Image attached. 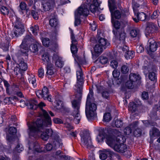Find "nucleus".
Listing matches in <instances>:
<instances>
[{
    "instance_id": "8",
    "label": "nucleus",
    "mask_w": 160,
    "mask_h": 160,
    "mask_svg": "<svg viewBox=\"0 0 160 160\" xmlns=\"http://www.w3.org/2000/svg\"><path fill=\"white\" fill-rule=\"evenodd\" d=\"M148 42L149 46L147 47V50L152 52L155 51L158 46L157 42L152 38L148 40Z\"/></svg>"
},
{
    "instance_id": "14",
    "label": "nucleus",
    "mask_w": 160,
    "mask_h": 160,
    "mask_svg": "<svg viewBox=\"0 0 160 160\" xmlns=\"http://www.w3.org/2000/svg\"><path fill=\"white\" fill-rule=\"evenodd\" d=\"M52 59L55 61L56 67L60 68L62 67L64 65V62L58 55L55 54H53Z\"/></svg>"
},
{
    "instance_id": "29",
    "label": "nucleus",
    "mask_w": 160,
    "mask_h": 160,
    "mask_svg": "<svg viewBox=\"0 0 160 160\" xmlns=\"http://www.w3.org/2000/svg\"><path fill=\"white\" fill-rule=\"evenodd\" d=\"M94 101V99L93 97V92L92 89L89 90V93L87 97L86 102H93Z\"/></svg>"
},
{
    "instance_id": "37",
    "label": "nucleus",
    "mask_w": 160,
    "mask_h": 160,
    "mask_svg": "<svg viewBox=\"0 0 160 160\" xmlns=\"http://www.w3.org/2000/svg\"><path fill=\"white\" fill-rule=\"evenodd\" d=\"M42 93L43 95V98L44 100H46V98L48 97V95L49 94V92L48 88L44 86L42 88Z\"/></svg>"
},
{
    "instance_id": "35",
    "label": "nucleus",
    "mask_w": 160,
    "mask_h": 160,
    "mask_svg": "<svg viewBox=\"0 0 160 160\" xmlns=\"http://www.w3.org/2000/svg\"><path fill=\"white\" fill-rule=\"evenodd\" d=\"M136 14L137 18H138L140 20L144 21L146 19V15L143 12H139L138 11Z\"/></svg>"
},
{
    "instance_id": "25",
    "label": "nucleus",
    "mask_w": 160,
    "mask_h": 160,
    "mask_svg": "<svg viewBox=\"0 0 160 160\" xmlns=\"http://www.w3.org/2000/svg\"><path fill=\"white\" fill-rule=\"evenodd\" d=\"M9 46V42L7 40H5L3 42H2L0 44V47L4 51L8 50Z\"/></svg>"
},
{
    "instance_id": "59",
    "label": "nucleus",
    "mask_w": 160,
    "mask_h": 160,
    "mask_svg": "<svg viewBox=\"0 0 160 160\" xmlns=\"http://www.w3.org/2000/svg\"><path fill=\"white\" fill-rule=\"evenodd\" d=\"M124 132L125 134L126 135H129L132 132V129L130 127H126L124 129Z\"/></svg>"
},
{
    "instance_id": "10",
    "label": "nucleus",
    "mask_w": 160,
    "mask_h": 160,
    "mask_svg": "<svg viewBox=\"0 0 160 160\" xmlns=\"http://www.w3.org/2000/svg\"><path fill=\"white\" fill-rule=\"evenodd\" d=\"M148 78L152 81H155L157 80V68L156 66H153L152 67L151 70H149Z\"/></svg>"
},
{
    "instance_id": "45",
    "label": "nucleus",
    "mask_w": 160,
    "mask_h": 160,
    "mask_svg": "<svg viewBox=\"0 0 160 160\" xmlns=\"http://www.w3.org/2000/svg\"><path fill=\"white\" fill-rule=\"evenodd\" d=\"M16 97H6L4 99L3 101L6 104H10L12 103V101L14 100V99L16 98Z\"/></svg>"
},
{
    "instance_id": "12",
    "label": "nucleus",
    "mask_w": 160,
    "mask_h": 160,
    "mask_svg": "<svg viewBox=\"0 0 160 160\" xmlns=\"http://www.w3.org/2000/svg\"><path fill=\"white\" fill-rule=\"evenodd\" d=\"M157 25L152 22H148L147 23L146 31L148 33H152L157 30Z\"/></svg>"
},
{
    "instance_id": "63",
    "label": "nucleus",
    "mask_w": 160,
    "mask_h": 160,
    "mask_svg": "<svg viewBox=\"0 0 160 160\" xmlns=\"http://www.w3.org/2000/svg\"><path fill=\"white\" fill-rule=\"evenodd\" d=\"M36 93L37 96L39 98H43V95L42 93V90H38L36 92Z\"/></svg>"
},
{
    "instance_id": "40",
    "label": "nucleus",
    "mask_w": 160,
    "mask_h": 160,
    "mask_svg": "<svg viewBox=\"0 0 160 160\" xmlns=\"http://www.w3.org/2000/svg\"><path fill=\"white\" fill-rule=\"evenodd\" d=\"M42 5L43 10L46 11L51 9L54 6L52 5H51V4H50L46 2L45 3L42 4Z\"/></svg>"
},
{
    "instance_id": "11",
    "label": "nucleus",
    "mask_w": 160,
    "mask_h": 160,
    "mask_svg": "<svg viewBox=\"0 0 160 160\" xmlns=\"http://www.w3.org/2000/svg\"><path fill=\"white\" fill-rule=\"evenodd\" d=\"M127 148L126 145L118 142L113 149L115 151L119 153H123L127 151Z\"/></svg>"
},
{
    "instance_id": "39",
    "label": "nucleus",
    "mask_w": 160,
    "mask_h": 160,
    "mask_svg": "<svg viewBox=\"0 0 160 160\" xmlns=\"http://www.w3.org/2000/svg\"><path fill=\"white\" fill-rule=\"evenodd\" d=\"M42 5L43 10L46 11L51 9L54 6L52 5H51V4H50L46 2L45 3L42 4Z\"/></svg>"
},
{
    "instance_id": "52",
    "label": "nucleus",
    "mask_w": 160,
    "mask_h": 160,
    "mask_svg": "<svg viewBox=\"0 0 160 160\" xmlns=\"http://www.w3.org/2000/svg\"><path fill=\"white\" fill-rule=\"evenodd\" d=\"M8 132L9 134L11 135H14L17 132V129L15 128L11 127L9 128Z\"/></svg>"
},
{
    "instance_id": "16",
    "label": "nucleus",
    "mask_w": 160,
    "mask_h": 160,
    "mask_svg": "<svg viewBox=\"0 0 160 160\" xmlns=\"http://www.w3.org/2000/svg\"><path fill=\"white\" fill-rule=\"evenodd\" d=\"M88 3L89 5L90 10L92 12H96L100 4V3H99L97 0H93L92 3L90 4L89 3Z\"/></svg>"
},
{
    "instance_id": "6",
    "label": "nucleus",
    "mask_w": 160,
    "mask_h": 160,
    "mask_svg": "<svg viewBox=\"0 0 160 160\" xmlns=\"http://www.w3.org/2000/svg\"><path fill=\"white\" fill-rule=\"evenodd\" d=\"M89 5L88 3H85L82 4L78 8V15L87 16L89 14L88 9Z\"/></svg>"
},
{
    "instance_id": "5",
    "label": "nucleus",
    "mask_w": 160,
    "mask_h": 160,
    "mask_svg": "<svg viewBox=\"0 0 160 160\" xmlns=\"http://www.w3.org/2000/svg\"><path fill=\"white\" fill-rule=\"evenodd\" d=\"M81 142L82 145L88 148L92 147L91 138L88 134H84L82 137Z\"/></svg>"
},
{
    "instance_id": "53",
    "label": "nucleus",
    "mask_w": 160,
    "mask_h": 160,
    "mask_svg": "<svg viewBox=\"0 0 160 160\" xmlns=\"http://www.w3.org/2000/svg\"><path fill=\"white\" fill-rule=\"evenodd\" d=\"M31 14L33 18L35 20H37L38 18V12L35 10H32L31 11Z\"/></svg>"
},
{
    "instance_id": "32",
    "label": "nucleus",
    "mask_w": 160,
    "mask_h": 160,
    "mask_svg": "<svg viewBox=\"0 0 160 160\" xmlns=\"http://www.w3.org/2000/svg\"><path fill=\"white\" fill-rule=\"evenodd\" d=\"M28 80L29 83L31 84L33 88L36 87L37 86L36 79L34 75L30 76L28 78Z\"/></svg>"
},
{
    "instance_id": "58",
    "label": "nucleus",
    "mask_w": 160,
    "mask_h": 160,
    "mask_svg": "<svg viewBox=\"0 0 160 160\" xmlns=\"http://www.w3.org/2000/svg\"><path fill=\"white\" fill-rule=\"evenodd\" d=\"M112 74L113 77L117 78L119 76L120 72L118 70L114 69L112 72Z\"/></svg>"
},
{
    "instance_id": "61",
    "label": "nucleus",
    "mask_w": 160,
    "mask_h": 160,
    "mask_svg": "<svg viewBox=\"0 0 160 160\" xmlns=\"http://www.w3.org/2000/svg\"><path fill=\"white\" fill-rule=\"evenodd\" d=\"M137 51L138 53H140L142 52L144 50L143 47L142 45L137 46L136 47Z\"/></svg>"
},
{
    "instance_id": "3",
    "label": "nucleus",
    "mask_w": 160,
    "mask_h": 160,
    "mask_svg": "<svg viewBox=\"0 0 160 160\" xmlns=\"http://www.w3.org/2000/svg\"><path fill=\"white\" fill-rule=\"evenodd\" d=\"M96 105L93 102H86L85 112L87 118L89 119H93L96 117Z\"/></svg>"
},
{
    "instance_id": "9",
    "label": "nucleus",
    "mask_w": 160,
    "mask_h": 160,
    "mask_svg": "<svg viewBox=\"0 0 160 160\" xmlns=\"http://www.w3.org/2000/svg\"><path fill=\"white\" fill-rule=\"evenodd\" d=\"M111 23L113 27L115 29H113L112 32L114 35L117 36V32L119 31V30L121 28L122 26V22H120L118 20H111Z\"/></svg>"
},
{
    "instance_id": "31",
    "label": "nucleus",
    "mask_w": 160,
    "mask_h": 160,
    "mask_svg": "<svg viewBox=\"0 0 160 160\" xmlns=\"http://www.w3.org/2000/svg\"><path fill=\"white\" fill-rule=\"evenodd\" d=\"M123 123L122 120L117 119H114V121L112 122V125L113 126L118 128H119L122 127L123 125Z\"/></svg>"
},
{
    "instance_id": "20",
    "label": "nucleus",
    "mask_w": 160,
    "mask_h": 160,
    "mask_svg": "<svg viewBox=\"0 0 160 160\" xmlns=\"http://www.w3.org/2000/svg\"><path fill=\"white\" fill-rule=\"evenodd\" d=\"M106 142L109 146L113 149L114 147L118 142L115 140V138L111 137H108L107 138Z\"/></svg>"
},
{
    "instance_id": "19",
    "label": "nucleus",
    "mask_w": 160,
    "mask_h": 160,
    "mask_svg": "<svg viewBox=\"0 0 160 160\" xmlns=\"http://www.w3.org/2000/svg\"><path fill=\"white\" fill-rule=\"evenodd\" d=\"M14 65V64L13 62L11 63L10 64H8V69H10L13 70L16 75H18L19 73L21 74L22 71L20 69V68H19L17 66H16L15 68Z\"/></svg>"
},
{
    "instance_id": "34",
    "label": "nucleus",
    "mask_w": 160,
    "mask_h": 160,
    "mask_svg": "<svg viewBox=\"0 0 160 160\" xmlns=\"http://www.w3.org/2000/svg\"><path fill=\"white\" fill-rule=\"evenodd\" d=\"M137 105L134 102H130L128 107L129 110L131 111L132 112H135L137 110Z\"/></svg>"
},
{
    "instance_id": "46",
    "label": "nucleus",
    "mask_w": 160,
    "mask_h": 160,
    "mask_svg": "<svg viewBox=\"0 0 160 160\" xmlns=\"http://www.w3.org/2000/svg\"><path fill=\"white\" fill-rule=\"evenodd\" d=\"M1 13L4 15H8L9 13V9L6 7L2 6L0 8Z\"/></svg>"
},
{
    "instance_id": "21",
    "label": "nucleus",
    "mask_w": 160,
    "mask_h": 160,
    "mask_svg": "<svg viewBox=\"0 0 160 160\" xmlns=\"http://www.w3.org/2000/svg\"><path fill=\"white\" fill-rule=\"evenodd\" d=\"M20 49L19 52L21 55L27 56L28 55V53L29 51L28 46L21 44L20 45Z\"/></svg>"
},
{
    "instance_id": "49",
    "label": "nucleus",
    "mask_w": 160,
    "mask_h": 160,
    "mask_svg": "<svg viewBox=\"0 0 160 160\" xmlns=\"http://www.w3.org/2000/svg\"><path fill=\"white\" fill-rule=\"evenodd\" d=\"M42 42L43 45L46 47H48L50 44V40L48 38H43Z\"/></svg>"
},
{
    "instance_id": "38",
    "label": "nucleus",
    "mask_w": 160,
    "mask_h": 160,
    "mask_svg": "<svg viewBox=\"0 0 160 160\" xmlns=\"http://www.w3.org/2000/svg\"><path fill=\"white\" fill-rule=\"evenodd\" d=\"M42 5L43 10L46 11L51 9L54 6L52 5H51V4H50L46 2L45 3L42 4Z\"/></svg>"
},
{
    "instance_id": "41",
    "label": "nucleus",
    "mask_w": 160,
    "mask_h": 160,
    "mask_svg": "<svg viewBox=\"0 0 160 160\" xmlns=\"http://www.w3.org/2000/svg\"><path fill=\"white\" fill-rule=\"evenodd\" d=\"M42 59L45 62V63H46L47 65L51 63H49L50 59L48 53H46L44 54L42 56Z\"/></svg>"
},
{
    "instance_id": "55",
    "label": "nucleus",
    "mask_w": 160,
    "mask_h": 160,
    "mask_svg": "<svg viewBox=\"0 0 160 160\" xmlns=\"http://www.w3.org/2000/svg\"><path fill=\"white\" fill-rule=\"evenodd\" d=\"M78 50L77 45H71V50L73 54L77 53Z\"/></svg>"
},
{
    "instance_id": "15",
    "label": "nucleus",
    "mask_w": 160,
    "mask_h": 160,
    "mask_svg": "<svg viewBox=\"0 0 160 160\" xmlns=\"http://www.w3.org/2000/svg\"><path fill=\"white\" fill-rule=\"evenodd\" d=\"M49 24L52 27H56L58 24V20L57 18V16L55 15V13L54 12L52 13L49 17Z\"/></svg>"
},
{
    "instance_id": "57",
    "label": "nucleus",
    "mask_w": 160,
    "mask_h": 160,
    "mask_svg": "<svg viewBox=\"0 0 160 160\" xmlns=\"http://www.w3.org/2000/svg\"><path fill=\"white\" fill-rule=\"evenodd\" d=\"M35 102V103L32 102L30 104L29 108L30 109L35 110L38 107V103L36 102Z\"/></svg>"
},
{
    "instance_id": "51",
    "label": "nucleus",
    "mask_w": 160,
    "mask_h": 160,
    "mask_svg": "<svg viewBox=\"0 0 160 160\" xmlns=\"http://www.w3.org/2000/svg\"><path fill=\"white\" fill-rule=\"evenodd\" d=\"M21 27H24V26L21 23L20 19L17 18L15 23L14 28H18Z\"/></svg>"
},
{
    "instance_id": "50",
    "label": "nucleus",
    "mask_w": 160,
    "mask_h": 160,
    "mask_svg": "<svg viewBox=\"0 0 160 160\" xmlns=\"http://www.w3.org/2000/svg\"><path fill=\"white\" fill-rule=\"evenodd\" d=\"M108 4L110 9L114 8L116 4L115 0H108Z\"/></svg>"
},
{
    "instance_id": "7",
    "label": "nucleus",
    "mask_w": 160,
    "mask_h": 160,
    "mask_svg": "<svg viewBox=\"0 0 160 160\" xmlns=\"http://www.w3.org/2000/svg\"><path fill=\"white\" fill-rule=\"evenodd\" d=\"M114 154V152L109 149H103L100 151L99 157L101 159L104 160L107 158L108 155H109L110 158H111Z\"/></svg>"
},
{
    "instance_id": "2",
    "label": "nucleus",
    "mask_w": 160,
    "mask_h": 160,
    "mask_svg": "<svg viewBox=\"0 0 160 160\" xmlns=\"http://www.w3.org/2000/svg\"><path fill=\"white\" fill-rule=\"evenodd\" d=\"M77 77L78 82L76 86L77 89L75 92L76 99L73 100L72 103L74 109L72 113L74 117V121L76 123L78 124L81 118L79 113L80 105V101L82 98L83 81V74L81 68L77 72Z\"/></svg>"
},
{
    "instance_id": "28",
    "label": "nucleus",
    "mask_w": 160,
    "mask_h": 160,
    "mask_svg": "<svg viewBox=\"0 0 160 160\" xmlns=\"http://www.w3.org/2000/svg\"><path fill=\"white\" fill-rule=\"evenodd\" d=\"M140 33V30L137 28L132 29L130 32V35L132 38L138 37Z\"/></svg>"
},
{
    "instance_id": "56",
    "label": "nucleus",
    "mask_w": 160,
    "mask_h": 160,
    "mask_svg": "<svg viewBox=\"0 0 160 160\" xmlns=\"http://www.w3.org/2000/svg\"><path fill=\"white\" fill-rule=\"evenodd\" d=\"M110 66L113 68L116 69L118 66V63L115 60H112L111 62Z\"/></svg>"
},
{
    "instance_id": "48",
    "label": "nucleus",
    "mask_w": 160,
    "mask_h": 160,
    "mask_svg": "<svg viewBox=\"0 0 160 160\" xmlns=\"http://www.w3.org/2000/svg\"><path fill=\"white\" fill-rule=\"evenodd\" d=\"M129 70L128 67L127 65H123L122 66L121 71L122 73L126 74L128 73Z\"/></svg>"
},
{
    "instance_id": "43",
    "label": "nucleus",
    "mask_w": 160,
    "mask_h": 160,
    "mask_svg": "<svg viewBox=\"0 0 160 160\" xmlns=\"http://www.w3.org/2000/svg\"><path fill=\"white\" fill-rule=\"evenodd\" d=\"M112 117L109 112L106 113L103 116V120L105 122H108L111 120Z\"/></svg>"
},
{
    "instance_id": "54",
    "label": "nucleus",
    "mask_w": 160,
    "mask_h": 160,
    "mask_svg": "<svg viewBox=\"0 0 160 160\" xmlns=\"http://www.w3.org/2000/svg\"><path fill=\"white\" fill-rule=\"evenodd\" d=\"M99 59L100 62L103 64L106 63L108 61L107 58L103 56H101Z\"/></svg>"
},
{
    "instance_id": "26",
    "label": "nucleus",
    "mask_w": 160,
    "mask_h": 160,
    "mask_svg": "<svg viewBox=\"0 0 160 160\" xmlns=\"http://www.w3.org/2000/svg\"><path fill=\"white\" fill-rule=\"evenodd\" d=\"M47 74L50 75H52L55 73L56 70H54L53 65L50 63L47 65Z\"/></svg>"
},
{
    "instance_id": "22",
    "label": "nucleus",
    "mask_w": 160,
    "mask_h": 160,
    "mask_svg": "<svg viewBox=\"0 0 160 160\" xmlns=\"http://www.w3.org/2000/svg\"><path fill=\"white\" fill-rule=\"evenodd\" d=\"M116 38L120 41H122V42L123 43L125 41L126 38V33L124 31L122 30L121 31H119L117 32V36L115 35Z\"/></svg>"
},
{
    "instance_id": "18",
    "label": "nucleus",
    "mask_w": 160,
    "mask_h": 160,
    "mask_svg": "<svg viewBox=\"0 0 160 160\" xmlns=\"http://www.w3.org/2000/svg\"><path fill=\"white\" fill-rule=\"evenodd\" d=\"M97 43L105 49L108 47L109 46L110 43L108 40L103 38H100L98 39Z\"/></svg>"
},
{
    "instance_id": "4",
    "label": "nucleus",
    "mask_w": 160,
    "mask_h": 160,
    "mask_svg": "<svg viewBox=\"0 0 160 160\" xmlns=\"http://www.w3.org/2000/svg\"><path fill=\"white\" fill-rule=\"evenodd\" d=\"M113 9H110L111 13V20L119 19L120 18L123 20L129 14L128 11L127 10H116L113 11Z\"/></svg>"
},
{
    "instance_id": "60",
    "label": "nucleus",
    "mask_w": 160,
    "mask_h": 160,
    "mask_svg": "<svg viewBox=\"0 0 160 160\" xmlns=\"http://www.w3.org/2000/svg\"><path fill=\"white\" fill-rule=\"evenodd\" d=\"M19 7L22 10H25L26 9H26L27 5L26 3L24 2H21L20 4Z\"/></svg>"
},
{
    "instance_id": "42",
    "label": "nucleus",
    "mask_w": 160,
    "mask_h": 160,
    "mask_svg": "<svg viewBox=\"0 0 160 160\" xmlns=\"http://www.w3.org/2000/svg\"><path fill=\"white\" fill-rule=\"evenodd\" d=\"M135 83L129 80L126 82V86L128 89H132L134 87Z\"/></svg>"
},
{
    "instance_id": "64",
    "label": "nucleus",
    "mask_w": 160,
    "mask_h": 160,
    "mask_svg": "<svg viewBox=\"0 0 160 160\" xmlns=\"http://www.w3.org/2000/svg\"><path fill=\"white\" fill-rule=\"evenodd\" d=\"M81 22V20L80 18L78 16H75V25L77 26L79 25Z\"/></svg>"
},
{
    "instance_id": "44",
    "label": "nucleus",
    "mask_w": 160,
    "mask_h": 160,
    "mask_svg": "<svg viewBox=\"0 0 160 160\" xmlns=\"http://www.w3.org/2000/svg\"><path fill=\"white\" fill-rule=\"evenodd\" d=\"M39 27L37 25H35L33 27H31L30 28V30L34 35H36L38 31L39 30Z\"/></svg>"
},
{
    "instance_id": "13",
    "label": "nucleus",
    "mask_w": 160,
    "mask_h": 160,
    "mask_svg": "<svg viewBox=\"0 0 160 160\" xmlns=\"http://www.w3.org/2000/svg\"><path fill=\"white\" fill-rule=\"evenodd\" d=\"M35 40L31 36L29 35H26L22 41L21 44L28 46L32 42H34Z\"/></svg>"
},
{
    "instance_id": "1",
    "label": "nucleus",
    "mask_w": 160,
    "mask_h": 160,
    "mask_svg": "<svg viewBox=\"0 0 160 160\" xmlns=\"http://www.w3.org/2000/svg\"><path fill=\"white\" fill-rule=\"evenodd\" d=\"M42 113L44 117V120L41 118H38L35 122L28 125L29 129V135L36 138L40 135L41 138L43 140H47L49 137L52 136V131L51 129H47L45 132L44 128L51 123V119L48 112L44 110H42Z\"/></svg>"
},
{
    "instance_id": "24",
    "label": "nucleus",
    "mask_w": 160,
    "mask_h": 160,
    "mask_svg": "<svg viewBox=\"0 0 160 160\" xmlns=\"http://www.w3.org/2000/svg\"><path fill=\"white\" fill-rule=\"evenodd\" d=\"M141 77L138 74L131 73L129 75V80L136 83L138 80L141 79Z\"/></svg>"
},
{
    "instance_id": "33",
    "label": "nucleus",
    "mask_w": 160,
    "mask_h": 160,
    "mask_svg": "<svg viewBox=\"0 0 160 160\" xmlns=\"http://www.w3.org/2000/svg\"><path fill=\"white\" fill-rule=\"evenodd\" d=\"M40 46V45L38 43L35 44H32L30 47V51L33 52H36L38 51V47Z\"/></svg>"
},
{
    "instance_id": "17",
    "label": "nucleus",
    "mask_w": 160,
    "mask_h": 160,
    "mask_svg": "<svg viewBox=\"0 0 160 160\" xmlns=\"http://www.w3.org/2000/svg\"><path fill=\"white\" fill-rule=\"evenodd\" d=\"M94 56L96 57H98L102 52L104 48L97 43L94 48Z\"/></svg>"
},
{
    "instance_id": "30",
    "label": "nucleus",
    "mask_w": 160,
    "mask_h": 160,
    "mask_svg": "<svg viewBox=\"0 0 160 160\" xmlns=\"http://www.w3.org/2000/svg\"><path fill=\"white\" fill-rule=\"evenodd\" d=\"M15 30L14 34L15 36L18 37L20 34H22L24 31V27H21L18 28H14Z\"/></svg>"
},
{
    "instance_id": "47",
    "label": "nucleus",
    "mask_w": 160,
    "mask_h": 160,
    "mask_svg": "<svg viewBox=\"0 0 160 160\" xmlns=\"http://www.w3.org/2000/svg\"><path fill=\"white\" fill-rule=\"evenodd\" d=\"M54 103L55 107L57 109H60L62 107V102L60 100H56Z\"/></svg>"
},
{
    "instance_id": "23",
    "label": "nucleus",
    "mask_w": 160,
    "mask_h": 160,
    "mask_svg": "<svg viewBox=\"0 0 160 160\" xmlns=\"http://www.w3.org/2000/svg\"><path fill=\"white\" fill-rule=\"evenodd\" d=\"M18 65L22 71H25L28 68V65L22 58L20 59L18 61Z\"/></svg>"
},
{
    "instance_id": "62",
    "label": "nucleus",
    "mask_w": 160,
    "mask_h": 160,
    "mask_svg": "<svg viewBox=\"0 0 160 160\" xmlns=\"http://www.w3.org/2000/svg\"><path fill=\"white\" fill-rule=\"evenodd\" d=\"M38 75L40 78H42L44 76V70L42 68H41L39 69L38 70Z\"/></svg>"
},
{
    "instance_id": "36",
    "label": "nucleus",
    "mask_w": 160,
    "mask_h": 160,
    "mask_svg": "<svg viewBox=\"0 0 160 160\" xmlns=\"http://www.w3.org/2000/svg\"><path fill=\"white\" fill-rule=\"evenodd\" d=\"M134 52L133 51L128 50L125 52L124 56L127 59H130L134 57Z\"/></svg>"
},
{
    "instance_id": "27",
    "label": "nucleus",
    "mask_w": 160,
    "mask_h": 160,
    "mask_svg": "<svg viewBox=\"0 0 160 160\" xmlns=\"http://www.w3.org/2000/svg\"><path fill=\"white\" fill-rule=\"evenodd\" d=\"M150 134L151 137L153 138L156 136H160V132L156 128L153 127L152 130L150 132Z\"/></svg>"
}]
</instances>
